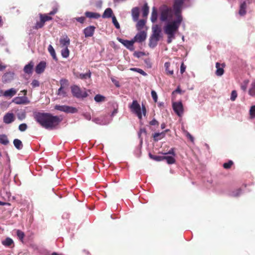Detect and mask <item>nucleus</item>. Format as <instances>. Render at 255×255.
I'll use <instances>...</instances> for the list:
<instances>
[{
	"label": "nucleus",
	"mask_w": 255,
	"mask_h": 255,
	"mask_svg": "<svg viewBox=\"0 0 255 255\" xmlns=\"http://www.w3.org/2000/svg\"><path fill=\"white\" fill-rule=\"evenodd\" d=\"M33 117L37 123L46 129L55 128L62 121L60 117L54 116L48 113L35 112Z\"/></svg>",
	"instance_id": "nucleus-1"
},
{
	"label": "nucleus",
	"mask_w": 255,
	"mask_h": 255,
	"mask_svg": "<svg viewBox=\"0 0 255 255\" xmlns=\"http://www.w3.org/2000/svg\"><path fill=\"white\" fill-rule=\"evenodd\" d=\"M71 93L74 97L78 99H84L86 98L88 94L87 92L84 90H82L81 88L76 85L71 86Z\"/></svg>",
	"instance_id": "nucleus-2"
},
{
	"label": "nucleus",
	"mask_w": 255,
	"mask_h": 255,
	"mask_svg": "<svg viewBox=\"0 0 255 255\" xmlns=\"http://www.w3.org/2000/svg\"><path fill=\"white\" fill-rule=\"evenodd\" d=\"M39 17L40 21L36 22L35 25L33 27L34 29H38L42 28L44 26L45 22L51 20L52 19V17L48 16L47 14H43L41 13L39 14Z\"/></svg>",
	"instance_id": "nucleus-3"
},
{
	"label": "nucleus",
	"mask_w": 255,
	"mask_h": 255,
	"mask_svg": "<svg viewBox=\"0 0 255 255\" xmlns=\"http://www.w3.org/2000/svg\"><path fill=\"white\" fill-rule=\"evenodd\" d=\"M131 111L134 113L139 119H141L142 115L141 108L136 100H133L132 104L129 106Z\"/></svg>",
	"instance_id": "nucleus-4"
},
{
	"label": "nucleus",
	"mask_w": 255,
	"mask_h": 255,
	"mask_svg": "<svg viewBox=\"0 0 255 255\" xmlns=\"http://www.w3.org/2000/svg\"><path fill=\"white\" fill-rule=\"evenodd\" d=\"M178 27V24L172 22L164 27L165 33L167 35H174V33L177 30Z\"/></svg>",
	"instance_id": "nucleus-5"
},
{
	"label": "nucleus",
	"mask_w": 255,
	"mask_h": 255,
	"mask_svg": "<svg viewBox=\"0 0 255 255\" xmlns=\"http://www.w3.org/2000/svg\"><path fill=\"white\" fill-rule=\"evenodd\" d=\"M55 109L67 113H76L78 112L76 108L65 105H56L55 106Z\"/></svg>",
	"instance_id": "nucleus-6"
},
{
	"label": "nucleus",
	"mask_w": 255,
	"mask_h": 255,
	"mask_svg": "<svg viewBox=\"0 0 255 255\" xmlns=\"http://www.w3.org/2000/svg\"><path fill=\"white\" fill-rule=\"evenodd\" d=\"M172 16L171 9L165 7L162 10L160 14V19L162 21H165L168 18H171Z\"/></svg>",
	"instance_id": "nucleus-7"
},
{
	"label": "nucleus",
	"mask_w": 255,
	"mask_h": 255,
	"mask_svg": "<svg viewBox=\"0 0 255 255\" xmlns=\"http://www.w3.org/2000/svg\"><path fill=\"white\" fill-rule=\"evenodd\" d=\"M12 102L17 105H26L30 103V101L26 96L16 97L12 100Z\"/></svg>",
	"instance_id": "nucleus-8"
},
{
	"label": "nucleus",
	"mask_w": 255,
	"mask_h": 255,
	"mask_svg": "<svg viewBox=\"0 0 255 255\" xmlns=\"http://www.w3.org/2000/svg\"><path fill=\"white\" fill-rule=\"evenodd\" d=\"M173 109L175 113L179 117L181 116L183 113V105L181 102H175L173 103Z\"/></svg>",
	"instance_id": "nucleus-9"
},
{
	"label": "nucleus",
	"mask_w": 255,
	"mask_h": 255,
	"mask_svg": "<svg viewBox=\"0 0 255 255\" xmlns=\"http://www.w3.org/2000/svg\"><path fill=\"white\" fill-rule=\"evenodd\" d=\"M189 0H174L173 8L174 10H176L179 12L180 10H182L183 4L186 1Z\"/></svg>",
	"instance_id": "nucleus-10"
},
{
	"label": "nucleus",
	"mask_w": 255,
	"mask_h": 255,
	"mask_svg": "<svg viewBox=\"0 0 255 255\" xmlns=\"http://www.w3.org/2000/svg\"><path fill=\"white\" fill-rule=\"evenodd\" d=\"M146 38V33L144 31H141L137 33L133 38L134 42H142L144 41Z\"/></svg>",
	"instance_id": "nucleus-11"
},
{
	"label": "nucleus",
	"mask_w": 255,
	"mask_h": 255,
	"mask_svg": "<svg viewBox=\"0 0 255 255\" xmlns=\"http://www.w3.org/2000/svg\"><path fill=\"white\" fill-rule=\"evenodd\" d=\"M152 34L151 36L160 39L161 37L160 33L161 32V29L160 27L157 25H154L152 27Z\"/></svg>",
	"instance_id": "nucleus-12"
},
{
	"label": "nucleus",
	"mask_w": 255,
	"mask_h": 255,
	"mask_svg": "<svg viewBox=\"0 0 255 255\" xmlns=\"http://www.w3.org/2000/svg\"><path fill=\"white\" fill-rule=\"evenodd\" d=\"M226 65L224 63L222 64H220L219 62H217L216 63V71L215 72V74L217 76H221L224 73V68L225 67Z\"/></svg>",
	"instance_id": "nucleus-13"
},
{
	"label": "nucleus",
	"mask_w": 255,
	"mask_h": 255,
	"mask_svg": "<svg viewBox=\"0 0 255 255\" xmlns=\"http://www.w3.org/2000/svg\"><path fill=\"white\" fill-rule=\"evenodd\" d=\"M15 120V117L13 113H7L3 117V122L6 124H9L12 123Z\"/></svg>",
	"instance_id": "nucleus-14"
},
{
	"label": "nucleus",
	"mask_w": 255,
	"mask_h": 255,
	"mask_svg": "<svg viewBox=\"0 0 255 255\" xmlns=\"http://www.w3.org/2000/svg\"><path fill=\"white\" fill-rule=\"evenodd\" d=\"M96 27L89 26L84 29V33L86 37H91L93 35Z\"/></svg>",
	"instance_id": "nucleus-15"
},
{
	"label": "nucleus",
	"mask_w": 255,
	"mask_h": 255,
	"mask_svg": "<svg viewBox=\"0 0 255 255\" xmlns=\"http://www.w3.org/2000/svg\"><path fill=\"white\" fill-rule=\"evenodd\" d=\"M46 63L45 61H41L37 65L35 68V72L37 74H39L43 73L46 68Z\"/></svg>",
	"instance_id": "nucleus-16"
},
{
	"label": "nucleus",
	"mask_w": 255,
	"mask_h": 255,
	"mask_svg": "<svg viewBox=\"0 0 255 255\" xmlns=\"http://www.w3.org/2000/svg\"><path fill=\"white\" fill-rule=\"evenodd\" d=\"M119 41L125 45L128 49L132 50L134 43L135 42L133 39L131 40H124L120 39Z\"/></svg>",
	"instance_id": "nucleus-17"
},
{
	"label": "nucleus",
	"mask_w": 255,
	"mask_h": 255,
	"mask_svg": "<svg viewBox=\"0 0 255 255\" xmlns=\"http://www.w3.org/2000/svg\"><path fill=\"white\" fill-rule=\"evenodd\" d=\"M168 129H166L161 132H156L153 134V140L154 141H157L163 138Z\"/></svg>",
	"instance_id": "nucleus-18"
},
{
	"label": "nucleus",
	"mask_w": 255,
	"mask_h": 255,
	"mask_svg": "<svg viewBox=\"0 0 255 255\" xmlns=\"http://www.w3.org/2000/svg\"><path fill=\"white\" fill-rule=\"evenodd\" d=\"M34 63L32 61H30L28 64L26 65L23 68V71L27 74H31L33 72Z\"/></svg>",
	"instance_id": "nucleus-19"
},
{
	"label": "nucleus",
	"mask_w": 255,
	"mask_h": 255,
	"mask_svg": "<svg viewBox=\"0 0 255 255\" xmlns=\"http://www.w3.org/2000/svg\"><path fill=\"white\" fill-rule=\"evenodd\" d=\"M13 79V73L7 72L5 73L2 77V81L4 83H8Z\"/></svg>",
	"instance_id": "nucleus-20"
},
{
	"label": "nucleus",
	"mask_w": 255,
	"mask_h": 255,
	"mask_svg": "<svg viewBox=\"0 0 255 255\" xmlns=\"http://www.w3.org/2000/svg\"><path fill=\"white\" fill-rule=\"evenodd\" d=\"M139 14V9L138 7H133L131 10V15L134 21L138 20Z\"/></svg>",
	"instance_id": "nucleus-21"
},
{
	"label": "nucleus",
	"mask_w": 255,
	"mask_h": 255,
	"mask_svg": "<svg viewBox=\"0 0 255 255\" xmlns=\"http://www.w3.org/2000/svg\"><path fill=\"white\" fill-rule=\"evenodd\" d=\"M174 14L177 17L176 20L173 21V22H175V24H178V25H180V24L181 23L182 21V17L181 14L182 10H180L179 12H177L176 10H174Z\"/></svg>",
	"instance_id": "nucleus-22"
},
{
	"label": "nucleus",
	"mask_w": 255,
	"mask_h": 255,
	"mask_svg": "<svg viewBox=\"0 0 255 255\" xmlns=\"http://www.w3.org/2000/svg\"><path fill=\"white\" fill-rule=\"evenodd\" d=\"M70 40L67 36L60 39V45L63 47H68L70 45Z\"/></svg>",
	"instance_id": "nucleus-23"
},
{
	"label": "nucleus",
	"mask_w": 255,
	"mask_h": 255,
	"mask_svg": "<svg viewBox=\"0 0 255 255\" xmlns=\"http://www.w3.org/2000/svg\"><path fill=\"white\" fill-rule=\"evenodd\" d=\"M16 92L17 91L16 90L13 88H11L9 90H6L3 93V96L5 97L11 98L14 96Z\"/></svg>",
	"instance_id": "nucleus-24"
},
{
	"label": "nucleus",
	"mask_w": 255,
	"mask_h": 255,
	"mask_svg": "<svg viewBox=\"0 0 255 255\" xmlns=\"http://www.w3.org/2000/svg\"><path fill=\"white\" fill-rule=\"evenodd\" d=\"M1 244L5 247H10L11 245L14 246L13 241L9 237H7L4 240L2 241Z\"/></svg>",
	"instance_id": "nucleus-25"
},
{
	"label": "nucleus",
	"mask_w": 255,
	"mask_h": 255,
	"mask_svg": "<svg viewBox=\"0 0 255 255\" xmlns=\"http://www.w3.org/2000/svg\"><path fill=\"white\" fill-rule=\"evenodd\" d=\"M85 15L86 17L90 18H95L98 19L100 17V14L98 13L90 12V11H86L85 13Z\"/></svg>",
	"instance_id": "nucleus-26"
},
{
	"label": "nucleus",
	"mask_w": 255,
	"mask_h": 255,
	"mask_svg": "<svg viewBox=\"0 0 255 255\" xmlns=\"http://www.w3.org/2000/svg\"><path fill=\"white\" fill-rule=\"evenodd\" d=\"M159 40V39L158 38L150 36L148 44L149 46L151 48L155 47L157 45V42Z\"/></svg>",
	"instance_id": "nucleus-27"
},
{
	"label": "nucleus",
	"mask_w": 255,
	"mask_h": 255,
	"mask_svg": "<svg viewBox=\"0 0 255 255\" xmlns=\"http://www.w3.org/2000/svg\"><path fill=\"white\" fill-rule=\"evenodd\" d=\"M151 21L154 23L156 21L157 19V11L155 7H153L152 9V13L151 15Z\"/></svg>",
	"instance_id": "nucleus-28"
},
{
	"label": "nucleus",
	"mask_w": 255,
	"mask_h": 255,
	"mask_svg": "<svg viewBox=\"0 0 255 255\" xmlns=\"http://www.w3.org/2000/svg\"><path fill=\"white\" fill-rule=\"evenodd\" d=\"M9 141L5 134H0V143L4 145H6L9 143Z\"/></svg>",
	"instance_id": "nucleus-29"
},
{
	"label": "nucleus",
	"mask_w": 255,
	"mask_h": 255,
	"mask_svg": "<svg viewBox=\"0 0 255 255\" xmlns=\"http://www.w3.org/2000/svg\"><path fill=\"white\" fill-rule=\"evenodd\" d=\"M170 64L169 62H165L164 67L165 68V71L167 75L172 76L174 74L173 70H171L169 68Z\"/></svg>",
	"instance_id": "nucleus-30"
},
{
	"label": "nucleus",
	"mask_w": 255,
	"mask_h": 255,
	"mask_svg": "<svg viewBox=\"0 0 255 255\" xmlns=\"http://www.w3.org/2000/svg\"><path fill=\"white\" fill-rule=\"evenodd\" d=\"M112 9L111 8H108L105 10L103 14L102 15V17L103 18H110L112 16Z\"/></svg>",
	"instance_id": "nucleus-31"
},
{
	"label": "nucleus",
	"mask_w": 255,
	"mask_h": 255,
	"mask_svg": "<svg viewBox=\"0 0 255 255\" xmlns=\"http://www.w3.org/2000/svg\"><path fill=\"white\" fill-rule=\"evenodd\" d=\"M91 76V72L90 70L88 71V72L83 74L80 73L79 74V76H77V77L82 80L87 79V78H90Z\"/></svg>",
	"instance_id": "nucleus-32"
},
{
	"label": "nucleus",
	"mask_w": 255,
	"mask_h": 255,
	"mask_svg": "<svg viewBox=\"0 0 255 255\" xmlns=\"http://www.w3.org/2000/svg\"><path fill=\"white\" fill-rule=\"evenodd\" d=\"M13 144L14 146L17 149H22L23 147V144L22 142L20 140L18 139H15L13 140Z\"/></svg>",
	"instance_id": "nucleus-33"
},
{
	"label": "nucleus",
	"mask_w": 255,
	"mask_h": 255,
	"mask_svg": "<svg viewBox=\"0 0 255 255\" xmlns=\"http://www.w3.org/2000/svg\"><path fill=\"white\" fill-rule=\"evenodd\" d=\"M16 235L18 239L22 242L23 243V239L25 237V234L23 232L20 230H17L16 231Z\"/></svg>",
	"instance_id": "nucleus-34"
},
{
	"label": "nucleus",
	"mask_w": 255,
	"mask_h": 255,
	"mask_svg": "<svg viewBox=\"0 0 255 255\" xmlns=\"http://www.w3.org/2000/svg\"><path fill=\"white\" fill-rule=\"evenodd\" d=\"M142 11L143 17H146L148 15L149 12V7L147 3H144L142 8Z\"/></svg>",
	"instance_id": "nucleus-35"
},
{
	"label": "nucleus",
	"mask_w": 255,
	"mask_h": 255,
	"mask_svg": "<svg viewBox=\"0 0 255 255\" xmlns=\"http://www.w3.org/2000/svg\"><path fill=\"white\" fill-rule=\"evenodd\" d=\"M48 50L50 54H51L52 58L56 60H57V58L56 55L55 50L51 45H49L48 47Z\"/></svg>",
	"instance_id": "nucleus-36"
},
{
	"label": "nucleus",
	"mask_w": 255,
	"mask_h": 255,
	"mask_svg": "<svg viewBox=\"0 0 255 255\" xmlns=\"http://www.w3.org/2000/svg\"><path fill=\"white\" fill-rule=\"evenodd\" d=\"M166 160L167 163L169 164H173L175 162V159L173 156H164L163 160Z\"/></svg>",
	"instance_id": "nucleus-37"
},
{
	"label": "nucleus",
	"mask_w": 255,
	"mask_h": 255,
	"mask_svg": "<svg viewBox=\"0 0 255 255\" xmlns=\"http://www.w3.org/2000/svg\"><path fill=\"white\" fill-rule=\"evenodd\" d=\"M249 94L252 96H255V82H253L251 85V88L249 91Z\"/></svg>",
	"instance_id": "nucleus-38"
},
{
	"label": "nucleus",
	"mask_w": 255,
	"mask_h": 255,
	"mask_svg": "<svg viewBox=\"0 0 255 255\" xmlns=\"http://www.w3.org/2000/svg\"><path fill=\"white\" fill-rule=\"evenodd\" d=\"M149 156L151 159L157 161L163 160V156L153 155L150 153H149Z\"/></svg>",
	"instance_id": "nucleus-39"
},
{
	"label": "nucleus",
	"mask_w": 255,
	"mask_h": 255,
	"mask_svg": "<svg viewBox=\"0 0 255 255\" xmlns=\"http://www.w3.org/2000/svg\"><path fill=\"white\" fill-rule=\"evenodd\" d=\"M62 56L64 58H67L69 55V50L68 47H64L61 51Z\"/></svg>",
	"instance_id": "nucleus-40"
},
{
	"label": "nucleus",
	"mask_w": 255,
	"mask_h": 255,
	"mask_svg": "<svg viewBox=\"0 0 255 255\" xmlns=\"http://www.w3.org/2000/svg\"><path fill=\"white\" fill-rule=\"evenodd\" d=\"M145 21L143 19L139 20L136 24V28L138 30L142 29L145 25Z\"/></svg>",
	"instance_id": "nucleus-41"
},
{
	"label": "nucleus",
	"mask_w": 255,
	"mask_h": 255,
	"mask_svg": "<svg viewBox=\"0 0 255 255\" xmlns=\"http://www.w3.org/2000/svg\"><path fill=\"white\" fill-rule=\"evenodd\" d=\"M57 94L60 96H62V97H65L67 96L66 92L64 91L62 88H59Z\"/></svg>",
	"instance_id": "nucleus-42"
},
{
	"label": "nucleus",
	"mask_w": 255,
	"mask_h": 255,
	"mask_svg": "<svg viewBox=\"0 0 255 255\" xmlns=\"http://www.w3.org/2000/svg\"><path fill=\"white\" fill-rule=\"evenodd\" d=\"M61 86L60 88H64V87H67L69 85L68 80L66 79H62L60 81Z\"/></svg>",
	"instance_id": "nucleus-43"
},
{
	"label": "nucleus",
	"mask_w": 255,
	"mask_h": 255,
	"mask_svg": "<svg viewBox=\"0 0 255 255\" xmlns=\"http://www.w3.org/2000/svg\"><path fill=\"white\" fill-rule=\"evenodd\" d=\"M130 70L132 71H135V72H138V73H140V74H141L142 75L144 76L147 75V74L143 70H142V69H139V68H131L130 69Z\"/></svg>",
	"instance_id": "nucleus-44"
},
{
	"label": "nucleus",
	"mask_w": 255,
	"mask_h": 255,
	"mask_svg": "<svg viewBox=\"0 0 255 255\" xmlns=\"http://www.w3.org/2000/svg\"><path fill=\"white\" fill-rule=\"evenodd\" d=\"M105 97L100 94L96 95L94 97V100L97 102H100L105 100Z\"/></svg>",
	"instance_id": "nucleus-45"
},
{
	"label": "nucleus",
	"mask_w": 255,
	"mask_h": 255,
	"mask_svg": "<svg viewBox=\"0 0 255 255\" xmlns=\"http://www.w3.org/2000/svg\"><path fill=\"white\" fill-rule=\"evenodd\" d=\"M234 163L233 161L229 160L228 162L224 163L223 164V167L225 169H230L231 166L233 165Z\"/></svg>",
	"instance_id": "nucleus-46"
},
{
	"label": "nucleus",
	"mask_w": 255,
	"mask_h": 255,
	"mask_svg": "<svg viewBox=\"0 0 255 255\" xmlns=\"http://www.w3.org/2000/svg\"><path fill=\"white\" fill-rule=\"evenodd\" d=\"M246 9L243 6L240 5V9L239 11V14H240V15L244 16L246 14Z\"/></svg>",
	"instance_id": "nucleus-47"
},
{
	"label": "nucleus",
	"mask_w": 255,
	"mask_h": 255,
	"mask_svg": "<svg viewBox=\"0 0 255 255\" xmlns=\"http://www.w3.org/2000/svg\"><path fill=\"white\" fill-rule=\"evenodd\" d=\"M250 115L251 118H255V106H253L250 110Z\"/></svg>",
	"instance_id": "nucleus-48"
},
{
	"label": "nucleus",
	"mask_w": 255,
	"mask_h": 255,
	"mask_svg": "<svg viewBox=\"0 0 255 255\" xmlns=\"http://www.w3.org/2000/svg\"><path fill=\"white\" fill-rule=\"evenodd\" d=\"M112 21H113V23H114V25L115 26V27L117 28V29H119L120 28V24L119 23V22H118L116 17L115 16H114L113 17H112Z\"/></svg>",
	"instance_id": "nucleus-49"
},
{
	"label": "nucleus",
	"mask_w": 255,
	"mask_h": 255,
	"mask_svg": "<svg viewBox=\"0 0 255 255\" xmlns=\"http://www.w3.org/2000/svg\"><path fill=\"white\" fill-rule=\"evenodd\" d=\"M26 117L25 112H23L17 114V118L19 120H22Z\"/></svg>",
	"instance_id": "nucleus-50"
},
{
	"label": "nucleus",
	"mask_w": 255,
	"mask_h": 255,
	"mask_svg": "<svg viewBox=\"0 0 255 255\" xmlns=\"http://www.w3.org/2000/svg\"><path fill=\"white\" fill-rule=\"evenodd\" d=\"M133 55L137 58H140L145 55V53L140 51H135L134 52Z\"/></svg>",
	"instance_id": "nucleus-51"
},
{
	"label": "nucleus",
	"mask_w": 255,
	"mask_h": 255,
	"mask_svg": "<svg viewBox=\"0 0 255 255\" xmlns=\"http://www.w3.org/2000/svg\"><path fill=\"white\" fill-rule=\"evenodd\" d=\"M237 95H237V93L236 91H235V90L232 91V92L231 93V101H235L237 97Z\"/></svg>",
	"instance_id": "nucleus-52"
},
{
	"label": "nucleus",
	"mask_w": 255,
	"mask_h": 255,
	"mask_svg": "<svg viewBox=\"0 0 255 255\" xmlns=\"http://www.w3.org/2000/svg\"><path fill=\"white\" fill-rule=\"evenodd\" d=\"M27 128V126L26 124H21L18 127V129L21 131H25Z\"/></svg>",
	"instance_id": "nucleus-53"
},
{
	"label": "nucleus",
	"mask_w": 255,
	"mask_h": 255,
	"mask_svg": "<svg viewBox=\"0 0 255 255\" xmlns=\"http://www.w3.org/2000/svg\"><path fill=\"white\" fill-rule=\"evenodd\" d=\"M151 96L154 100V102H156L157 101V95L156 92L154 90H152L151 92Z\"/></svg>",
	"instance_id": "nucleus-54"
},
{
	"label": "nucleus",
	"mask_w": 255,
	"mask_h": 255,
	"mask_svg": "<svg viewBox=\"0 0 255 255\" xmlns=\"http://www.w3.org/2000/svg\"><path fill=\"white\" fill-rule=\"evenodd\" d=\"M31 86L33 88H36L39 86V82L37 80H33L31 83Z\"/></svg>",
	"instance_id": "nucleus-55"
},
{
	"label": "nucleus",
	"mask_w": 255,
	"mask_h": 255,
	"mask_svg": "<svg viewBox=\"0 0 255 255\" xmlns=\"http://www.w3.org/2000/svg\"><path fill=\"white\" fill-rule=\"evenodd\" d=\"M252 1H251V0H247V1H244L243 2H242L241 4H240V5H241L242 6H243L244 7H245L246 9H247V3H248V4H250L251 3Z\"/></svg>",
	"instance_id": "nucleus-56"
},
{
	"label": "nucleus",
	"mask_w": 255,
	"mask_h": 255,
	"mask_svg": "<svg viewBox=\"0 0 255 255\" xmlns=\"http://www.w3.org/2000/svg\"><path fill=\"white\" fill-rule=\"evenodd\" d=\"M142 134H146V130L145 129V128H140V130L138 132V137L139 138H141V135Z\"/></svg>",
	"instance_id": "nucleus-57"
},
{
	"label": "nucleus",
	"mask_w": 255,
	"mask_h": 255,
	"mask_svg": "<svg viewBox=\"0 0 255 255\" xmlns=\"http://www.w3.org/2000/svg\"><path fill=\"white\" fill-rule=\"evenodd\" d=\"M149 124L151 126H158L159 125V123L155 119H153L149 122Z\"/></svg>",
	"instance_id": "nucleus-58"
},
{
	"label": "nucleus",
	"mask_w": 255,
	"mask_h": 255,
	"mask_svg": "<svg viewBox=\"0 0 255 255\" xmlns=\"http://www.w3.org/2000/svg\"><path fill=\"white\" fill-rule=\"evenodd\" d=\"M76 20L81 23H83L85 20V17L83 16L76 18Z\"/></svg>",
	"instance_id": "nucleus-59"
},
{
	"label": "nucleus",
	"mask_w": 255,
	"mask_h": 255,
	"mask_svg": "<svg viewBox=\"0 0 255 255\" xmlns=\"http://www.w3.org/2000/svg\"><path fill=\"white\" fill-rule=\"evenodd\" d=\"M164 154H172L173 156H174L175 155L174 148H171L167 153H165Z\"/></svg>",
	"instance_id": "nucleus-60"
},
{
	"label": "nucleus",
	"mask_w": 255,
	"mask_h": 255,
	"mask_svg": "<svg viewBox=\"0 0 255 255\" xmlns=\"http://www.w3.org/2000/svg\"><path fill=\"white\" fill-rule=\"evenodd\" d=\"M185 69H186V66L184 65L183 63H182L180 66V73L181 74H183L185 72Z\"/></svg>",
	"instance_id": "nucleus-61"
},
{
	"label": "nucleus",
	"mask_w": 255,
	"mask_h": 255,
	"mask_svg": "<svg viewBox=\"0 0 255 255\" xmlns=\"http://www.w3.org/2000/svg\"><path fill=\"white\" fill-rule=\"evenodd\" d=\"M186 136L187 138H188L190 140V141L192 142H194V137L189 132H187Z\"/></svg>",
	"instance_id": "nucleus-62"
},
{
	"label": "nucleus",
	"mask_w": 255,
	"mask_h": 255,
	"mask_svg": "<svg viewBox=\"0 0 255 255\" xmlns=\"http://www.w3.org/2000/svg\"><path fill=\"white\" fill-rule=\"evenodd\" d=\"M174 38V35H168L167 43H170L172 41V39Z\"/></svg>",
	"instance_id": "nucleus-63"
},
{
	"label": "nucleus",
	"mask_w": 255,
	"mask_h": 255,
	"mask_svg": "<svg viewBox=\"0 0 255 255\" xmlns=\"http://www.w3.org/2000/svg\"><path fill=\"white\" fill-rule=\"evenodd\" d=\"M83 116L84 118L87 120H90L91 119V117L90 114L85 113L83 114Z\"/></svg>",
	"instance_id": "nucleus-64"
}]
</instances>
